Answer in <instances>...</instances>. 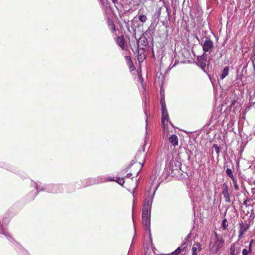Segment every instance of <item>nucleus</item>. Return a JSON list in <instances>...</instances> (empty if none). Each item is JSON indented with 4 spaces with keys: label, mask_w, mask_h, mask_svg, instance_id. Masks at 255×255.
<instances>
[{
    "label": "nucleus",
    "mask_w": 255,
    "mask_h": 255,
    "mask_svg": "<svg viewBox=\"0 0 255 255\" xmlns=\"http://www.w3.org/2000/svg\"><path fill=\"white\" fill-rule=\"evenodd\" d=\"M225 243L221 235H219L216 232L214 233L210 239V250L213 254L217 253L223 247Z\"/></svg>",
    "instance_id": "obj_1"
},
{
    "label": "nucleus",
    "mask_w": 255,
    "mask_h": 255,
    "mask_svg": "<svg viewBox=\"0 0 255 255\" xmlns=\"http://www.w3.org/2000/svg\"><path fill=\"white\" fill-rule=\"evenodd\" d=\"M107 181H116V180L112 177L107 179L105 176H101L94 178H90L88 179L89 183L86 186L92 185L94 184L102 183L105 182Z\"/></svg>",
    "instance_id": "obj_2"
},
{
    "label": "nucleus",
    "mask_w": 255,
    "mask_h": 255,
    "mask_svg": "<svg viewBox=\"0 0 255 255\" xmlns=\"http://www.w3.org/2000/svg\"><path fill=\"white\" fill-rule=\"evenodd\" d=\"M213 42L208 37H206L202 45L204 52H211L213 49Z\"/></svg>",
    "instance_id": "obj_3"
},
{
    "label": "nucleus",
    "mask_w": 255,
    "mask_h": 255,
    "mask_svg": "<svg viewBox=\"0 0 255 255\" xmlns=\"http://www.w3.org/2000/svg\"><path fill=\"white\" fill-rule=\"evenodd\" d=\"M154 193H155V192ZM154 195V193L152 194L151 197L148 196L145 198L144 200V205L142 211L149 212V213H150L151 206L152 203Z\"/></svg>",
    "instance_id": "obj_4"
},
{
    "label": "nucleus",
    "mask_w": 255,
    "mask_h": 255,
    "mask_svg": "<svg viewBox=\"0 0 255 255\" xmlns=\"http://www.w3.org/2000/svg\"><path fill=\"white\" fill-rule=\"evenodd\" d=\"M150 214L149 212L142 211V222L143 225L145 226L146 230L149 228Z\"/></svg>",
    "instance_id": "obj_5"
},
{
    "label": "nucleus",
    "mask_w": 255,
    "mask_h": 255,
    "mask_svg": "<svg viewBox=\"0 0 255 255\" xmlns=\"http://www.w3.org/2000/svg\"><path fill=\"white\" fill-rule=\"evenodd\" d=\"M250 227V225L247 222H242L239 224V239H241L245 233L247 231Z\"/></svg>",
    "instance_id": "obj_6"
},
{
    "label": "nucleus",
    "mask_w": 255,
    "mask_h": 255,
    "mask_svg": "<svg viewBox=\"0 0 255 255\" xmlns=\"http://www.w3.org/2000/svg\"><path fill=\"white\" fill-rule=\"evenodd\" d=\"M62 186L59 184L53 185L50 184L47 185L45 190L50 193H57L60 192L62 190Z\"/></svg>",
    "instance_id": "obj_7"
},
{
    "label": "nucleus",
    "mask_w": 255,
    "mask_h": 255,
    "mask_svg": "<svg viewBox=\"0 0 255 255\" xmlns=\"http://www.w3.org/2000/svg\"><path fill=\"white\" fill-rule=\"evenodd\" d=\"M241 249L238 244L234 243L230 246V255H240Z\"/></svg>",
    "instance_id": "obj_8"
},
{
    "label": "nucleus",
    "mask_w": 255,
    "mask_h": 255,
    "mask_svg": "<svg viewBox=\"0 0 255 255\" xmlns=\"http://www.w3.org/2000/svg\"><path fill=\"white\" fill-rule=\"evenodd\" d=\"M207 54L205 52L202 56L197 58L198 62L202 69L204 68L207 65Z\"/></svg>",
    "instance_id": "obj_9"
},
{
    "label": "nucleus",
    "mask_w": 255,
    "mask_h": 255,
    "mask_svg": "<svg viewBox=\"0 0 255 255\" xmlns=\"http://www.w3.org/2000/svg\"><path fill=\"white\" fill-rule=\"evenodd\" d=\"M222 194L223 195L224 198L226 202L230 203L231 202L230 199V194L229 192L228 186L226 184H224L222 190Z\"/></svg>",
    "instance_id": "obj_10"
},
{
    "label": "nucleus",
    "mask_w": 255,
    "mask_h": 255,
    "mask_svg": "<svg viewBox=\"0 0 255 255\" xmlns=\"http://www.w3.org/2000/svg\"><path fill=\"white\" fill-rule=\"evenodd\" d=\"M202 249V246L199 243H195L191 249L192 255H198Z\"/></svg>",
    "instance_id": "obj_11"
},
{
    "label": "nucleus",
    "mask_w": 255,
    "mask_h": 255,
    "mask_svg": "<svg viewBox=\"0 0 255 255\" xmlns=\"http://www.w3.org/2000/svg\"><path fill=\"white\" fill-rule=\"evenodd\" d=\"M147 44V39L143 36H140L137 41L138 48L143 49Z\"/></svg>",
    "instance_id": "obj_12"
},
{
    "label": "nucleus",
    "mask_w": 255,
    "mask_h": 255,
    "mask_svg": "<svg viewBox=\"0 0 255 255\" xmlns=\"http://www.w3.org/2000/svg\"><path fill=\"white\" fill-rule=\"evenodd\" d=\"M169 120V116L166 109H162V118L161 122L163 125H165L166 121L167 122Z\"/></svg>",
    "instance_id": "obj_13"
},
{
    "label": "nucleus",
    "mask_w": 255,
    "mask_h": 255,
    "mask_svg": "<svg viewBox=\"0 0 255 255\" xmlns=\"http://www.w3.org/2000/svg\"><path fill=\"white\" fill-rule=\"evenodd\" d=\"M187 247L186 241L182 243L180 247H178L174 252H172V255H178L181 251L184 250Z\"/></svg>",
    "instance_id": "obj_14"
},
{
    "label": "nucleus",
    "mask_w": 255,
    "mask_h": 255,
    "mask_svg": "<svg viewBox=\"0 0 255 255\" xmlns=\"http://www.w3.org/2000/svg\"><path fill=\"white\" fill-rule=\"evenodd\" d=\"M169 140L170 143H171L174 146H176L178 144V138L176 135L172 134L169 137Z\"/></svg>",
    "instance_id": "obj_15"
},
{
    "label": "nucleus",
    "mask_w": 255,
    "mask_h": 255,
    "mask_svg": "<svg viewBox=\"0 0 255 255\" xmlns=\"http://www.w3.org/2000/svg\"><path fill=\"white\" fill-rule=\"evenodd\" d=\"M116 42L122 49L125 47V40L123 36H118L116 38Z\"/></svg>",
    "instance_id": "obj_16"
},
{
    "label": "nucleus",
    "mask_w": 255,
    "mask_h": 255,
    "mask_svg": "<svg viewBox=\"0 0 255 255\" xmlns=\"http://www.w3.org/2000/svg\"><path fill=\"white\" fill-rule=\"evenodd\" d=\"M229 69V66H226L223 69L220 75L221 80H223L228 75Z\"/></svg>",
    "instance_id": "obj_17"
},
{
    "label": "nucleus",
    "mask_w": 255,
    "mask_h": 255,
    "mask_svg": "<svg viewBox=\"0 0 255 255\" xmlns=\"http://www.w3.org/2000/svg\"><path fill=\"white\" fill-rule=\"evenodd\" d=\"M222 228L223 230H226L228 227V222L226 218H225L222 221Z\"/></svg>",
    "instance_id": "obj_18"
},
{
    "label": "nucleus",
    "mask_w": 255,
    "mask_h": 255,
    "mask_svg": "<svg viewBox=\"0 0 255 255\" xmlns=\"http://www.w3.org/2000/svg\"><path fill=\"white\" fill-rule=\"evenodd\" d=\"M226 173L227 174V175L230 177L231 179H233L235 177L233 175V173L232 172V171L231 169L230 168H228L226 170Z\"/></svg>",
    "instance_id": "obj_19"
},
{
    "label": "nucleus",
    "mask_w": 255,
    "mask_h": 255,
    "mask_svg": "<svg viewBox=\"0 0 255 255\" xmlns=\"http://www.w3.org/2000/svg\"><path fill=\"white\" fill-rule=\"evenodd\" d=\"M147 17L145 15H140L138 16V19L142 23H144L147 20Z\"/></svg>",
    "instance_id": "obj_20"
},
{
    "label": "nucleus",
    "mask_w": 255,
    "mask_h": 255,
    "mask_svg": "<svg viewBox=\"0 0 255 255\" xmlns=\"http://www.w3.org/2000/svg\"><path fill=\"white\" fill-rule=\"evenodd\" d=\"M147 107H148L147 103L146 102L145 103V105H144V112L145 115L146 116V126H147Z\"/></svg>",
    "instance_id": "obj_21"
},
{
    "label": "nucleus",
    "mask_w": 255,
    "mask_h": 255,
    "mask_svg": "<svg viewBox=\"0 0 255 255\" xmlns=\"http://www.w3.org/2000/svg\"><path fill=\"white\" fill-rule=\"evenodd\" d=\"M160 104L162 109H166L165 101L164 98H161L160 100Z\"/></svg>",
    "instance_id": "obj_22"
},
{
    "label": "nucleus",
    "mask_w": 255,
    "mask_h": 255,
    "mask_svg": "<svg viewBox=\"0 0 255 255\" xmlns=\"http://www.w3.org/2000/svg\"><path fill=\"white\" fill-rule=\"evenodd\" d=\"M232 180H233L235 189L238 190L239 189V187L237 184V179L234 177L233 179H232Z\"/></svg>",
    "instance_id": "obj_23"
},
{
    "label": "nucleus",
    "mask_w": 255,
    "mask_h": 255,
    "mask_svg": "<svg viewBox=\"0 0 255 255\" xmlns=\"http://www.w3.org/2000/svg\"><path fill=\"white\" fill-rule=\"evenodd\" d=\"M213 147L215 148V150L217 154H219L220 152V148L217 144H214Z\"/></svg>",
    "instance_id": "obj_24"
},
{
    "label": "nucleus",
    "mask_w": 255,
    "mask_h": 255,
    "mask_svg": "<svg viewBox=\"0 0 255 255\" xmlns=\"http://www.w3.org/2000/svg\"><path fill=\"white\" fill-rule=\"evenodd\" d=\"M116 182L118 183L120 185L123 186L125 183V180L124 178H119L118 180H116Z\"/></svg>",
    "instance_id": "obj_25"
},
{
    "label": "nucleus",
    "mask_w": 255,
    "mask_h": 255,
    "mask_svg": "<svg viewBox=\"0 0 255 255\" xmlns=\"http://www.w3.org/2000/svg\"><path fill=\"white\" fill-rule=\"evenodd\" d=\"M252 251L249 250L244 249L242 251V254H243V255H248L249 253H250Z\"/></svg>",
    "instance_id": "obj_26"
},
{
    "label": "nucleus",
    "mask_w": 255,
    "mask_h": 255,
    "mask_svg": "<svg viewBox=\"0 0 255 255\" xmlns=\"http://www.w3.org/2000/svg\"><path fill=\"white\" fill-rule=\"evenodd\" d=\"M181 53L183 54L184 57H185L186 56L185 55V54H188V52L186 49H183L181 51Z\"/></svg>",
    "instance_id": "obj_27"
},
{
    "label": "nucleus",
    "mask_w": 255,
    "mask_h": 255,
    "mask_svg": "<svg viewBox=\"0 0 255 255\" xmlns=\"http://www.w3.org/2000/svg\"><path fill=\"white\" fill-rule=\"evenodd\" d=\"M254 240H252L251 241H250V244H249V250L251 251H252V246L254 243Z\"/></svg>",
    "instance_id": "obj_28"
},
{
    "label": "nucleus",
    "mask_w": 255,
    "mask_h": 255,
    "mask_svg": "<svg viewBox=\"0 0 255 255\" xmlns=\"http://www.w3.org/2000/svg\"><path fill=\"white\" fill-rule=\"evenodd\" d=\"M112 2L114 3L115 7L118 8L117 4L119 3L118 0H112Z\"/></svg>",
    "instance_id": "obj_29"
},
{
    "label": "nucleus",
    "mask_w": 255,
    "mask_h": 255,
    "mask_svg": "<svg viewBox=\"0 0 255 255\" xmlns=\"http://www.w3.org/2000/svg\"><path fill=\"white\" fill-rule=\"evenodd\" d=\"M132 174L131 173H129L127 174L126 177L127 178L132 179L133 177H132Z\"/></svg>",
    "instance_id": "obj_30"
},
{
    "label": "nucleus",
    "mask_w": 255,
    "mask_h": 255,
    "mask_svg": "<svg viewBox=\"0 0 255 255\" xmlns=\"http://www.w3.org/2000/svg\"><path fill=\"white\" fill-rule=\"evenodd\" d=\"M237 102V101L236 100H233L232 103H231V104L230 105L231 107H233L235 105V104H236V103Z\"/></svg>",
    "instance_id": "obj_31"
},
{
    "label": "nucleus",
    "mask_w": 255,
    "mask_h": 255,
    "mask_svg": "<svg viewBox=\"0 0 255 255\" xmlns=\"http://www.w3.org/2000/svg\"><path fill=\"white\" fill-rule=\"evenodd\" d=\"M36 189L37 190V191L38 192L40 191L43 190V188L40 189L38 186L36 185Z\"/></svg>",
    "instance_id": "obj_32"
},
{
    "label": "nucleus",
    "mask_w": 255,
    "mask_h": 255,
    "mask_svg": "<svg viewBox=\"0 0 255 255\" xmlns=\"http://www.w3.org/2000/svg\"><path fill=\"white\" fill-rule=\"evenodd\" d=\"M161 9V7H160L158 10V17H159L160 16Z\"/></svg>",
    "instance_id": "obj_33"
},
{
    "label": "nucleus",
    "mask_w": 255,
    "mask_h": 255,
    "mask_svg": "<svg viewBox=\"0 0 255 255\" xmlns=\"http://www.w3.org/2000/svg\"><path fill=\"white\" fill-rule=\"evenodd\" d=\"M0 233L2 234H3V235H4L6 236H7L6 234L4 232V231L3 230H2V229L1 230H0Z\"/></svg>",
    "instance_id": "obj_34"
},
{
    "label": "nucleus",
    "mask_w": 255,
    "mask_h": 255,
    "mask_svg": "<svg viewBox=\"0 0 255 255\" xmlns=\"http://www.w3.org/2000/svg\"><path fill=\"white\" fill-rule=\"evenodd\" d=\"M247 202H248V199H246L245 201H244L243 202V205H247Z\"/></svg>",
    "instance_id": "obj_35"
},
{
    "label": "nucleus",
    "mask_w": 255,
    "mask_h": 255,
    "mask_svg": "<svg viewBox=\"0 0 255 255\" xmlns=\"http://www.w3.org/2000/svg\"><path fill=\"white\" fill-rule=\"evenodd\" d=\"M127 60H131V58L130 56H126V57Z\"/></svg>",
    "instance_id": "obj_36"
},
{
    "label": "nucleus",
    "mask_w": 255,
    "mask_h": 255,
    "mask_svg": "<svg viewBox=\"0 0 255 255\" xmlns=\"http://www.w3.org/2000/svg\"><path fill=\"white\" fill-rule=\"evenodd\" d=\"M112 26V28L114 29V30H115V24L113 23Z\"/></svg>",
    "instance_id": "obj_37"
},
{
    "label": "nucleus",
    "mask_w": 255,
    "mask_h": 255,
    "mask_svg": "<svg viewBox=\"0 0 255 255\" xmlns=\"http://www.w3.org/2000/svg\"><path fill=\"white\" fill-rule=\"evenodd\" d=\"M101 4H104V0H101Z\"/></svg>",
    "instance_id": "obj_38"
},
{
    "label": "nucleus",
    "mask_w": 255,
    "mask_h": 255,
    "mask_svg": "<svg viewBox=\"0 0 255 255\" xmlns=\"http://www.w3.org/2000/svg\"><path fill=\"white\" fill-rule=\"evenodd\" d=\"M166 10L168 11V15H169V12L168 11V7L167 6L166 7Z\"/></svg>",
    "instance_id": "obj_39"
},
{
    "label": "nucleus",
    "mask_w": 255,
    "mask_h": 255,
    "mask_svg": "<svg viewBox=\"0 0 255 255\" xmlns=\"http://www.w3.org/2000/svg\"><path fill=\"white\" fill-rule=\"evenodd\" d=\"M190 237V234H188L187 237V239H186V240L187 241L188 240V239Z\"/></svg>",
    "instance_id": "obj_40"
},
{
    "label": "nucleus",
    "mask_w": 255,
    "mask_h": 255,
    "mask_svg": "<svg viewBox=\"0 0 255 255\" xmlns=\"http://www.w3.org/2000/svg\"><path fill=\"white\" fill-rule=\"evenodd\" d=\"M139 80L141 81H142V79H141V77L140 76H139Z\"/></svg>",
    "instance_id": "obj_41"
},
{
    "label": "nucleus",
    "mask_w": 255,
    "mask_h": 255,
    "mask_svg": "<svg viewBox=\"0 0 255 255\" xmlns=\"http://www.w3.org/2000/svg\"><path fill=\"white\" fill-rule=\"evenodd\" d=\"M140 170V169L138 171V172H137V174H138V173L139 172Z\"/></svg>",
    "instance_id": "obj_42"
},
{
    "label": "nucleus",
    "mask_w": 255,
    "mask_h": 255,
    "mask_svg": "<svg viewBox=\"0 0 255 255\" xmlns=\"http://www.w3.org/2000/svg\"><path fill=\"white\" fill-rule=\"evenodd\" d=\"M169 123H170V125H171L172 126V124H171V123L170 122H169Z\"/></svg>",
    "instance_id": "obj_43"
}]
</instances>
